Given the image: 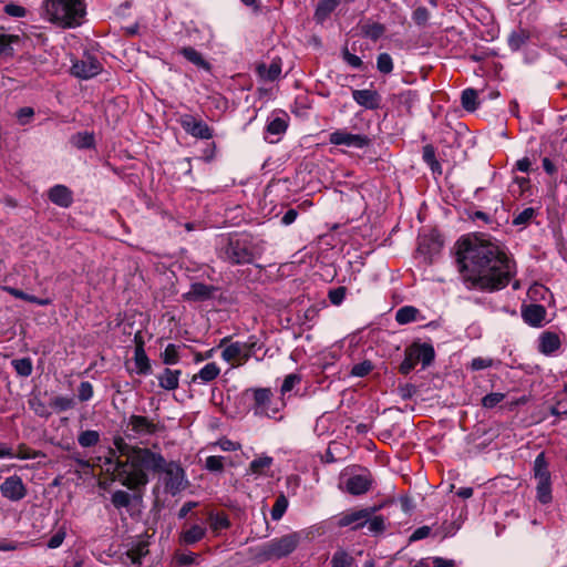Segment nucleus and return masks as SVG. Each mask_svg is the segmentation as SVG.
Returning a JSON list of instances; mask_svg holds the SVG:
<instances>
[{
	"instance_id": "2",
	"label": "nucleus",
	"mask_w": 567,
	"mask_h": 567,
	"mask_svg": "<svg viewBox=\"0 0 567 567\" xmlns=\"http://www.w3.org/2000/svg\"><path fill=\"white\" fill-rule=\"evenodd\" d=\"M165 462L166 460L161 453L135 446L127 460L116 458L113 462L107 458L106 463L112 467L114 480L135 491L148 483L147 472L159 473L165 466Z\"/></svg>"
},
{
	"instance_id": "12",
	"label": "nucleus",
	"mask_w": 567,
	"mask_h": 567,
	"mask_svg": "<svg viewBox=\"0 0 567 567\" xmlns=\"http://www.w3.org/2000/svg\"><path fill=\"white\" fill-rule=\"evenodd\" d=\"M0 492L4 498L11 502H19L23 499L28 494L27 486L22 478L16 474L7 477L1 483Z\"/></svg>"
},
{
	"instance_id": "27",
	"label": "nucleus",
	"mask_w": 567,
	"mask_h": 567,
	"mask_svg": "<svg viewBox=\"0 0 567 567\" xmlns=\"http://www.w3.org/2000/svg\"><path fill=\"white\" fill-rule=\"evenodd\" d=\"M2 289L4 291H7L8 293H10L11 296H13L14 298L22 299V300H25V301H29L32 303H37L39 306H49L52 303V299H50V298H38L35 296L25 293L24 291L13 288V287L4 286Z\"/></svg>"
},
{
	"instance_id": "38",
	"label": "nucleus",
	"mask_w": 567,
	"mask_h": 567,
	"mask_svg": "<svg viewBox=\"0 0 567 567\" xmlns=\"http://www.w3.org/2000/svg\"><path fill=\"white\" fill-rule=\"evenodd\" d=\"M78 442L82 447H92L100 442V433L94 430H86L79 434Z\"/></svg>"
},
{
	"instance_id": "51",
	"label": "nucleus",
	"mask_w": 567,
	"mask_h": 567,
	"mask_svg": "<svg viewBox=\"0 0 567 567\" xmlns=\"http://www.w3.org/2000/svg\"><path fill=\"white\" fill-rule=\"evenodd\" d=\"M423 159L431 167L432 172H441V165L435 158V153L432 146L426 145L423 148Z\"/></svg>"
},
{
	"instance_id": "47",
	"label": "nucleus",
	"mask_w": 567,
	"mask_h": 567,
	"mask_svg": "<svg viewBox=\"0 0 567 567\" xmlns=\"http://www.w3.org/2000/svg\"><path fill=\"white\" fill-rule=\"evenodd\" d=\"M287 507H288V499L286 498L285 495H279L271 508V518L274 520H279L285 512L287 511Z\"/></svg>"
},
{
	"instance_id": "3",
	"label": "nucleus",
	"mask_w": 567,
	"mask_h": 567,
	"mask_svg": "<svg viewBox=\"0 0 567 567\" xmlns=\"http://www.w3.org/2000/svg\"><path fill=\"white\" fill-rule=\"evenodd\" d=\"M264 252L260 241L243 236H230L219 249V256L233 265L251 264Z\"/></svg>"
},
{
	"instance_id": "29",
	"label": "nucleus",
	"mask_w": 567,
	"mask_h": 567,
	"mask_svg": "<svg viewBox=\"0 0 567 567\" xmlns=\"http://www.w3.org/2000/svg\"><path fill=\"white\" fill-rule=\"evenodd\" d=\"M213 293V288L205 284L195 282L190 286L189 291L185 295L188 300H205Z\"/></svg>"
},
{
	"instance_id": "48",
	"label": "nucleus",
	"mask_w": 567,
	"mask_h": 567,
	"mask_svg": "<svg viewBox=\"0 0 567 567\" xmlns=\"http://www.w3.org/2000/svg\"><path fill=\"white\" fill-rule=\"evenodd\" d=\"M162 360L165 364H176L179 361L178 347L169 343L162 353Z\"/></svg>"
},
{
	"instance_id": "28",
	"label": "nucleus",
	"mask_w": 567,
	"mask_h": 567,
	"mask_svg": "<svg viewBox=\"0 0 567 567\" xmlns=\"http://www.w3.org/2000/svg\"><path fill=\"white\" fill-rule=\"evenodd\" d=\"M560 346V340L557 334L545 332L539 339V350L545 354L555 352Z\"/></svg>"
},
{
	"instance_id": "24",
	"label": "nucleus",
	"mask_w": 567,
	"mask_h": 567,
	"mask_svg": "<svg viewBox=\"0 0 567 567\" xmlns=\"http://www.w3.org/2000/svg\"><path fill=\"white\" fill-rule=\"evenodd\" d=\"M548 467L545 453H539L534 461V476L537 482H551Z\"/></svg>"
},
{
	"instance_id": "4",
	"label": "nucleus",
	"mask_w": 567,
	"mask_h": 567,
	"mask_svg": "<svg viewBox=\"0 0 567 567\" xmlns=\"http://www.w3.org/2000/svg\"><path fill=\"white\" fill-rule=\"evenodd\" d=\"M44 10L49 21L62 28L79 27L85 16L84 0H45Z\"/></svg>"
},
{
	"instance_id": "14",
	"label": "nucleus",
	"mask_w": 567,
	"mask_h": 567,
	"mask_svg": "<svg viewBox=\"0 0 567 567\" xmlns=\"http://www.w3.org/2000/svg\"><path fill=\"white\" fill-rule=\"evenodd\" d=\"M372 483V475L368 471H362L361 473L352 474L342 482L346 492H348L351 495L365 494L371 488Z\"/></svg>"
},
{
	"instance_id": "64",
	"label": "nucleus",
	"mask_w": 567,
	"mask_h": 567,
	"mask_svg": "<svg viewBox=\"0 0 567 567\" xmlns=\"http://www.w3.org/2000/svg\"><path fill=\"white\" fill-rule=\"evenodd\" d=\"M33 115H34L33 109L28 107V106L22 107L17 112V117L21 125L28 124L31 121V118L33 117Z\"/></svg>"
},
{
	"instance_id": "10",
	"label": "nucleus",
	"mask_w": 567,
	"mask_h": 567,
	"mask_svg": "<svg viewBox=\"0 0 567 567\" xmlns=\"http://www.w3.org/2000/svg\"><path fill=\"white\" fill-rule=\"evenodd\" d=\"M177 121L184 131L193 137L202 140L213 137V130L204 121L192 114H182L178 116Z\"/></svg>"
},
{
	"instance_id": "39",
	"label": "nucleus",
	"mask_w": 567,
	"mask_h": 567,
	"mask_svg": "<svg viewBox=\"0 0 567 567\" xmlns=\"http://www.w3.org/2000/svg\"><path fill=\"white\" fill-rule=\"evenodd\" d=\"M71 142L76 148H91L94 146V136L91 133L82 132L73 135Z\"/></svg>"
},
{
	"instance_id": "58",
	"label": "nucleus",
	"mask_w": 567,
	"mask_h": 567,
	"mask_svg": "<svg viewBox=\"0 0 567 567\" xmlns=\"http://www.w3.org/2000/svg\"><path fill=\"white\" fill-rule=\"evenodd\" d=\"M526 41V35L523 31L513 32L508 38V45L512 50H518Z\"/></svg>"
},
{
	"instance_id": "13",
	"label": "nucleus",
	"mask_w": 567,
	"mask_h": 567,
	"mask_svg": "<svg viewBox=\"0 0 567 567\" xmlns=\"http://www.w3.org/2000/svg\"><path fill=\"white\" fill-rule=\"evenodd\" d=\"M190 517H194L196 522L185 524L179 534V543L184 545H194L200 542L207 533L206 523L200 520L197 514H193Z\"/></svg>"
},
{
	"instance_id": "41",
	"label": "nucleus",
	"mask_w": 567,
	"mask_h": 567,
	"mask_svg": "<svg viewBox=\"0 0 567 567\" xmlns=\"http://www.w3.org/2000/svg\"><path fill=\"white\" fill-rule=\"evenodd\" d=\"M50 405L54 410L62 412V411H68L70 409H73L75 405V401L71 396L58 395L51 400Z\"/></svg>"
},
{
	"instance_id": "37",
	"label": "nucleus",
	"mask_w": 567,
	"mask_h": 567,
	"mask_svg": "<svg viewBox=\"0 0 567 567\" xmlns=\"http://www.w3.org/2000/svg\"><path fill=\"white\" fill-rule=\"evenodd\" d=\"M14 371L20 377H29L32 373L33 367L30 358L14 359L11 362Z\"/></svg>"
},
{
	"instance_id": "18",
	"label": "nucleus",
	"mask_w": 567,
	"mask_h": 567,
	"mask_svg": "<svg viewBox=\"0 0 567 567\" xmlns=\"http://www.w3.org/2000/svg\"><path fill=\"white\" fill-rule=\"evenodd\" d=\"M352 97L360 106L369 110L378 109L381 102V96L373 90H353Z\"/></svg>"
},
{
	"instance_id": "26",
	"label": "nucleus",
	"mask_w": 567,
	"mask_h": 567,
	"mask_svg": "<svg viewBox=\"0 0 567 567\" xmlns=\"http://www.w3.org/2000/svg\"><path fill=\"white\" fill-rule=\"evenodd\" d=\"M423 319L419 309L412 306H404L395 313V320L400 324H408L410 322Z\"/></svg>"
},
{
	"instance_id": "57",
	"label": "nucleus",
	"mask_w": 567,
	"mask_h": 567,
	"mask_svg": "<svg viewBox=\"0 0 567 567\" xmlns=\"http://www.w3.org/2000/svg\"><path fill=\"white\" fill-rule=\"evenodd\" d=\"M300 381H301V378L299 374H296V373L288 374L281 384V389H280L281 393L285 394L287 392H290L295 388V385L300 383Z\"/></svg>"
},
{
	"instance_id": "35",
	"label": "nucleus",
	"mask_w": 567,
	"mask_h": 567,
	"mask_svg": "<svg viewBox=\"0 0 567 567\" xmlns=\"http://www.w3.org/2000/svg\"><path fill=\"white\" fill-rule=\"evenodd\" d=\"M181 53L183 54V56L185 59H187L193 64H195V65H197L199 68H203V69H208L209 68V64L204 60L202 54L197 50H195L194 48H192V47L183 48L181 50Z\"/></svg>"
},
{
	"instance_id": "30",
	"label": "nucleus",
	"mask_w": 567,
	"mask_h": 567,
	"mask_svg": "<svg viewBox=\"0 0 567 567\" xmlns=\"http://www.w3.org/2000/svg\"><path fill=\"white\" fill-rule=\"evenodd\" d=\"M207 522L213 533L218 534L230 526L228 517L223 513L208 512Z\"/></svg>"
},
{
	"instance_id": "20",
	"label": "nucleus",
	"mask_w": 567,
	"mask_h": 567,
	"mask_svg": "<svg viewBox=\"0 0 567 567\" xmlns=\"http://www.w3.org/2000/svg\"><path fill=\"white\" fill-rule=\"evenodd\" d=\"M50 200L60 206L69 207L73 202L72 192L64 185H55L49 190Z\"/></svg>"
},
{
	"instance_id": "55",
	"label": "nucleus",
	"mask_w": 567,
	"mask_h": 567,
	"mask_svg": "<svg viewBox=\"0 0 567 567\" xmlns=\"http://www.w3.org/2000/svg\"><path fill=\"white\" fill-rule=\"evenodd\" d=\"M505 399V394L501 392H494L485 395L482 399V405L487 409H492L501 403Z\"/></svg>"
},
{
	"instance_id": "60",
	"label": "nucleus",
	"mask_w": 567,
	"mask_h": 567,
	"mask_svg": "<svg viewBox=\"0 0 567 567\" xmlns=\"http://www.w3.org/2000/svg\"><path fill=\"white\" fill-rule=\"evenodd\" d=\"M412 18L417 25H424L430 19V12L426 8L419 7L413 11Z\"/></svg>"
},
{
	"instance_id": "8",
	"label": "nucleus",
	"mask_w": 567,
	"mask_h": 567,
	"mask_svg": "<svg viewBox=\"0 0 567 567\" xmlns=\"http://www.w3.org/2000/svg\"><path fill=\"white\" fill-rule=\"evenodd\" d=\"M159 473L163 474V482L166 492L172 495H176L186 488L187 480L185 477V472L178 463L165 462V466H163Z\"/></svg>"
},
{
	"instance_id": "17",
	"label": "nucleus",
	"mask_w": 567,
	"mask_h": 567,
	"mask_svg": "<svg viewBox=\"0 0 567 567\" xmlns=\"http://www.w3.org/2000/svg\"><path fill=\"white\" fill-rule=\"evenodd\" d=\"M71 70L72 74L76 78L90 79L97 75L101 72L102 65L97 59L87 55L84 56L82 60L74 62Z\"/></svg>"
},
{
	"instance_id": "40",
	"label": "nucleus",
	"mask_w": 567,
	"mask_h": 567,
	"mask_svg": "<svg viewBox=\"0 0 567 567\" xmlns=\"http://www.w3.org/2000/svg\"><path fill=\"white\" fill-rule=\"evenodd\" d=\"M462 106L470 112L477 109V92L474 89H466L462 93Z\"/></svg>"
},
{
	"instance_id": "50",
	"label": "nucleus",
	"mask_w": 567,
	"mask_h": 567,
	"mask_svg": "<svg viewBox=\"0 0 567 567\" xmlns=\"http://www.w3.org/2000/svg\"><path fill=\"white\" fill-rule=\"evenodd\" d=\"M287 130V122L282 117H274L267 125V132L274 135H280Z\"/></svg>"
},
{
	"instance_id": "45",
	"label": "nucleus",
	"mask_w": 567,
	"mask_h": 567,
	"mask_svg": "<svg viewBox=\"0 0 567 567\" xmlns=\"http://www.w3.org/2000/svg\"><path fill=\"white\" fill-rule=\"evenodd\" d=\"M40 456H44V454L40 451H35L27 446L25 444H19L17 447V452L12 457H17L19 460H33Z\"/></svg>"
},
{
	"instance_id": "56",
	"label": "nucleus",
	"mask_w": 567,
	"mask_h": 567,
	"mask_svg": "<svg viewBox=\"0 0 567 567\" xmlns=\"http://www.w3.org/2000/svg\"><path fill=\"white\" fill-rule=\"evenodd\" d=\"M79 400L82 402H86L93 396V386L89 381H83L79 385L78 390Z\"/></svg>"
},
{
	"instance_id": "31",
	"label": "nucleus",
	"mask_w": 567,
	"mask_h": 567,
	"mask_svg": "<svg viewBox=\"0 0 567 567\" xmlns=\"http://www.w3.org/2000/svg\"><path fill=\"white\" fill-rule=\"evenodd\" d=\"M331 567H357L354 564V558L344 549H337L330 561Z\"/></svg>"
},
{
	"instance_id": "21",
	"label": "nucleus",
	"mask_w": 567,
	"mask_h": 567,
	"mask_svg": "<svg viewBox=\"0 0 567 567\" xmlns=\"http://www.w3.org/2000/svg\"><path fill=\"white\" fill-rule=\"evenodd\" d=\"M220 368L215 362L205 364L196 374L192 377V382L197 384H206L218 378Z\"/></svg>"
},
{
	"instance_id": "44",
	"label": "nucleus",
	"mask_w": 567,
	"mask_h": 567,
	"mask_svg": "<svg viewBox=\"0 0 567 567\" xmlns=\"http://www.w3.org/2000/svg\"><path fill=\"white\" fill-rule=\"evenodd\" d=\"M536 491L537 499L542 504H548L551 502V482H537Z\"/></svg>"
},
{
	"instance_id": "63",
	"label": "nucleus",
	"mask_w": 567,
	"mask_h": 567,
	"mask_svg": "<svg viewBox=\"0 0 567 567\" xmlns=\"http://www.w3.org/2000/svg\"><path fill=\"white\" fill-rule=\"evenodd\" d=\"M65 535H66V533H65V530L63 528L59 529L48 540V544H47L48 547L51 548V549H55V548L60 547L63 544V542H64Z\"/></svg>"
},
{
	"instance_id": "19",
	"label": "nucleus",
	"mask_w": 567,
	"mask_h": 567,
	"mask_svg": "<svg viewBox=\"0 0 567 567\" xmlns=\"http://www.w3.org/2000/svg\"><path fill=\"white\" fill-rule=\"evenodd\" d=\"M522 316L526 323L540 327L546 317V309L540 305H528L522 310Z\"/></svg>"
},
{
	"instance_id": "52",
	"label": "nucleus",
	"mask_w": 567,
	"mask_h": 567,
	"mask_svg": "<svg viewBox=\"0 0 567 567\" xmlns=\"http://www.w3.org/2000/svg\"><path fill=\"white\" fill-rule=\"evenodd\" d=\"M372 369H373L372 362L369 360H364V361L357 363L352 367L351 375L358 377V378H363V377L368 375L372 371Z\"/></svg>"
},
{
	"instance_id": "61",
	"label": "nucleus",
	"mask_w": 567,
	"mask_h": 567,
	"mask_svg": "<svg viewBox=\"0 0 567 567\" xmlns=\"http://www.w3.org/2000/svg\"><path fill=\"white\" fill-rule=\"evenodd\" d=\"M3 11L8 16L14 17V18H22L27 14L25 8L22 6L16 4V3L6 4L3 8Z\"/></svg>"
},
{
	"instance_id": "49",
	"label": "nucleus",
	"mask_w": 567,
	"mask_h": 567,
	"mask_svg": "<svg viewBox=\"0 0 567 567\" xmlns=\"http://www.w3.org/2000/svg\"><path fill=\"white\" fill-rule=\"evenodd\" d=\"M377 68L383 74L393 71V60L389 53H380L377 59Z\"/></svg>"
},
{
	"instance_id": "6",
	"label": "nucleus",
	"mask_w": 567,
	"mask_h": 567,
	"mask_svg": "<svg viewBox=\"0 0 567 567\" xmlns=\"http://www.w3.org/2000/svg\"><path fill=\"white\" fill-rule=\"evenodd\" d=\"M301 536L299 533H290L279 538H274L256 549L255 558L259 563L287 557L296 550Z\"/></svg>"
},
{
	"instance_id": "11",
	"label": "nucleus",
	"mask_w": 567,
	"mask_h": 567,
	"mask_svg": "<svg viewBox=\"0 0 567 567\" xmlns=\"http://www.w3.org/2000/svg\"><path fill=\"white\" fill-rule=\"evenodd\" d=\"M127 429L135 437L150 436L158 432L159 425L153 419L132 414L127 421Z\"/></svg>"
},
{
	"instance_id": "7",
	"label": "nucleus",
	"mask_w": 567,
	"mask_h": 567,
	"mask_svg": "<svg viewBox=\"0 0 567 567\" xmlns=\"http://www.w3.org/2000/svg\"><path fill=\"white\" fill-rule=\"evenodd\" d=\"M434 357V348L430 343L414 342L405 349L404 360L399 370L402 374H409L417 363H422L423 368L429 367Z\"/></svg>"
},
{
	"instance_id": "42",
	"label": "nucleus",
	"mask_w": 567,
	"mask_h": 567,
	"mask_svg": "<svg viewBox=\"0 0 567 567\" xmlns=\"http://www.w3.org/2000/svg\"><path fill=\"white\" fill-rule=\"evenodd\" d=\"M19 40L18 35L0 33V55H12V44Z\"/></svg>"
},
{
	"instance_id": "34",
	"label": "nucleus",
	"mask_w": 567,
	"mask_h": 567,
	"mask_svg": "<svg viewBox=\"0 0 567 567\" xmlns=\"http://www.w3.org/2000/svg\"><path fill=\"white\" fill-rule=\"evenodd\" d=\"M537 215V210L533 207H527L522 212L514 215L513 225L525 228Z\"/></svg>"
},
{
	"instance_id": "22",
	"label": "nucleus",
	"mask_w": 567,
	"mask_h": 567,
	"mask_svg": "<svg viewBox=\"0 0 567 567\" xmlns=\"http://www.w3.org/2000/svg\"><path fill=\"white\" fill-rule=\"evenodd\" d=\"M134 362L136 372L138 374L146 375L151 372V362L144 350V343L142 340L136 343L134 351Z\"/></svg>"
},
{
	"instance_id": "43",
	"label": "nucleus",
	"mask_w": 567,
	"mask_h": 567,
	"mask_svg": "<svg viewBox=\"0 0 567 567\" xmlns=\"http://www.w3.org/2000/svg\"><path fill=\"white\" fill-rule=\"evenodd\" d=\"M132 496L125 491H115L111 496V502L115 508L121 509L131 505Z\"/></svg>"
},
{
	"instance_id": "25",
	"label": "nucleus",
	"mask_w": 567,
	"mask_h": 567,
	"mask_svg": "<svg viewBox=\"0 0 567 567\" xmlns=\"http://www.w3.org/2000/svg\"><path fill=\"white\" fill-rule=\"evenodd\" d=\"M258 75L265 81H275L281 74L280 60H272L269 65L260 64L257 66Z\"/></svg>"
},
{
	"instance_id": "16",
	"label": "nucleus",
	"mask_w": 567,
	"mask_h": 567,
	"mask_svg": "<svg viewBox=\"0 0 567 567\" xmlns=\"http://www.w3.org/2000/svg\"><path fill=\"white\" fill-rule=\"evenodd\" d=\"M254 400L255 411L258 414H265L271 417L275 416L279 411V408L272 404V393L269 389H256L254 391Z\"/></svg>"
},
{
	"instance_id": "9",
	"label": "nucleus",
	"mask_w": 567,
	"mask_h": 567,
	"mask_svg": "<svg viewBox=\"0 0 567 567\" xmlns=\"http://www.w3.org/2000/svg\"><path fill=\"white\" fill-rule=\"evenodd\" d=\"M377 511V506L347 511L336 517V524L338 527H351L354 530L360 529L365 526L369 516L375 514Z\"/></svg>"
},
{
	"instance_id": "36",
	"label": "nucleus",
	"mask_w": 567,
	"mask_h": 567,
	"mask_svg": "<svg viewBox=\"0 0 567 567\" xmlns=\"http://www.w3.org/2000/svg\"><path fill=\"white\" fill-rule=\"evenodd\" d=\"M272 465V457L270 456H261L255 458L249 464L248 472L256 475H262L266 470H268Z\"/></svg>"
},
{
	"instance_id": "53",
	"label": "nucleus",
	"mask_w": 567,
	"mask_h": 567,
	"mask_svg": "<svg viewBox=\"0 0 567 567\" xmlns=\"http://www.w3.org/2000/svg\"><path fill=\"white\" fill-rule=\"evenodd\" d=\"M369 532L378 534L385 529L384 518L382 516L371 515L367 524Z\"/></svg>"
},
{
	"instance_id": "46",
	"label": "nucleus",
	"mask_w": 567,
	"mask_h": 567,
	"mask_svg": "<svg viewBox=\"0 0 567 567\" xmlns=\"http://www.w3.org/2000/svg\"><path fill=\"white\" fill-rule=\"evenodd\" d=\"M114 450L111 451V454L114 455L117 452L121 456H126L128 458L131 452L135 450V447L131 446L125 442L122 436H115L113 440Z\"/></svg>"
},
{
	"instance_id": "62",
	"label": "nucleus",
	"mask_w": 567,
	"mask_h": 567,
	"mask_svg": "<svg viewBox=\"0 0 567 567\" xmlns=\"http://www.w3.org/2000/svg\"><path fill=\"white\" fill-rule=\"evenodd\" d=\"M347 289L346 287H338L329 291V300L332 305L339 306L342 303L346 297Z\"/></svg>"
},
{
	"instance_id": "5",
	"label": "nucleus",
	"mask_w": 567,
	"mask_h": 567,
	"mask_svg": "<svg viewBox=\"0 0 567 567\" xmlns=\"http://www.w3.org/2000/svg\"><path fill=\"white\" fill-rule=\"evenodd\" d=\"M218 348L223 349V360L233 368H238L244 365L252 355H256L264 348V343L255 334L249 336L245 342H230V338L225 337L220 340Z\"/></svg>"
},
{
	"instance_id": "15",
	"label": "nucleus",
	"mask_w": 567,
	"mask_h": 567,
	"mask_svg": "<svg viewBox=\"0 0 567 567\" xmlns=\"http://www.w3.org/2000/svg\"><path fill=\"white\" fill-rule=\"evenodd\" d=\"M329 142L333 145H344L348 147L363 148L369 145L370 140L362 134H352L346 131H334L329 135Z\"/></svg>"
},
{
	"instance_id": "32",
	"label": "nucleus",
	"mask_w": 567,
	"mask_h": 567,
	"mask_svg": "<svg viewBox=\"0 0 567 567\" xmlns=\"http://www.w3.org/2000/svg\"><path fill=\"white\" fill-rule=\"evenodd\" d=\"M385 30V25L379 22H367L361 27L362 34L372 41L379 40Z\"/></svg>"
},
{
	"instance_id": "54",
	"label": "nucleus",
	"mask_w": 567,
	"mask_h": 567,
	"mask_svg": "<svg viewBox=\"0 0 567 567\" xmlns=\"http://www.w3.org/2000/svg\"><path fill=\"white\" fill-rule=\"evenodd\" d=\"M205 468L210 472H221L224 470V457L212 455L205 461Z\"/></svg>"
},
{
	"instance_id": "59",
	"label": "nucleus",
	"mask_w": 567,
	"mask_h": 567,
	"mask_svg": "<svg viewBox=\"0 0 567 567\" xmlns=\"http://www.w3.org/2000/svg\"><path fill=\"white\" fill-rule=\"evenodd\" d=\"M198 555L195 553H179L176 554V563L181 566H189L196 564Z\"/></svg>"
},
{
	"instance_id": "33",
	"label": "nucleus",
	"mask_w": 567,
	"mask_h": 567,
	"mask_svg": "<svg viewBox=\"0 0 567 567\" xmlns=\"http://www.w3.org/2000/svg\"><path fill=\"white\" fill-rule=\"evenodd\" d=\"M339 0H319L315 17L317 21H324L330 13L338 7Z\"/></svg>"
},
{
	"instance_id": "1",
	"label": "nucleus",
	"mask_w": 567,
	"mask_h": 567,
	"mask_svg": "<svg viewBox=\"0 0 567 567\" xmlns=\"http://www.w3.org/2000/svg\"><path fill=\"white\" fill-rule=\"evenodd\" d=\"M454 248L458 271L468 290H501L515 274L514 262L497 245L481 236H462Z\"/></svg>"
},
{
	"instance_id": "23",
	"label": "nucleus",
	"mask_w": 567,
	"mask_h": 567,
	"mask_svg": "<svg viewBox=\"0 0 567 567\" xmlns=\"http://www.w3.org/2000/svg\"><path fill=\"white\" fill-rule=\"evenodd\" d=\"M181 374V370H172L168 368L164 369V371L157 377L159 386L168 391L176 390L179 385Z\"/></svg>"
}]
</instances>
